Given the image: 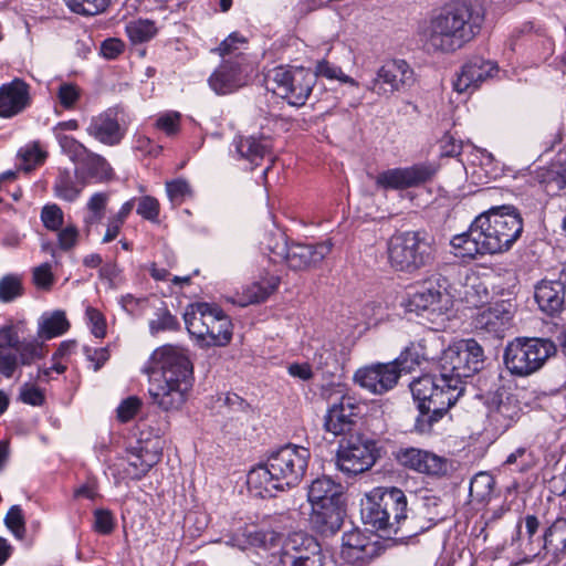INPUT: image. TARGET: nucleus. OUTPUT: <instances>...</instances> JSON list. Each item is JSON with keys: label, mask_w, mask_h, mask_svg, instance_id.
I'll use <instances>...</instances> for the list:
<instances>
[{"label": "nucleus", "mask_w": 566, "mask_h": 566, "mask_svg": "<svg viewBox=\"0 0 566 566\" xmlns=\"http://www.w3.org/2000/svg\"><path fill=\"white\" fill-rule=\"evenodd\" d=\"M41 219L45 228L56 231L63 223V212L56 205L45 206L42 209Z\"/></svg>", "instance_id": "5fc2aeb1"}, {"label": "nucleus", "mask_w": 566, "mask_h": 566, "mask_svg": "<svg viewBox=\"0 0 566 566\" xmlns=\"http://www.w3.org/2000/svg\"><path fill=\"white\" fill-rule=\"evenodd\" d=\"M126 33L134 43H143L150 40L156 33L157 28L150 20L132 21L126 25Z\"/></svg>", "instance_id": "37998d69"}, {"label": "nucleus", "mask_w": 566, "mask_h": 566, "mask_svg": "<svg viewBox=\"0 0 566 566\" xmlns=\"http://www.w3.org/2000/svg\"><path fill=\"white\" fill-rule=\"evenodd\" d=\"M114 517L107 510L98 509L94 512V530L99 533L107 535L114 530Z\"/></svg>", "instance_id": "4d7b16f0"}, {"label": "nucleus", "mask_w": 566, "mask_h": 566, "mask_svg": "<svg viewBox=\"0 0 566 566\" xmlns=\"http://www.w3.org/2000/svg\"><path fill=\"white\" fill-rule=\"evenodd\" d=\"M316 83V75L310 69L276 66L265 76V86L293 106L306 103Z\"/></svg>", "instance_id": "1a4fd4ad"}, {"label": "nucleus", "mask_w": 566, "mask_h": 566, "mask_svg": "<svg viewBox=\"0 0 566 566\" xmlns=\"http://www.w3.org/2000/svg\"><path fill=\"white\" fill-rule=\"evenodd\" d=\"M412 518L418 533L429 530L438 521L444 518L441 501L436 496L423 497L418 514Z\"/></svg>", "instance_id": "72a5a7b5"}, {"label": "nucleus", "mask_w": 566, "mask_h": 566, "mask_svg": "<svg viewBox=\"0 0 566 566\" xmlns=\"http://www.w3.org/2000/svg\"><path fill=\"white\" fill-rule=\"evenodd\" d=\"M251 70L245 57L238 55L235 61L224 59L209 77V85L219 95L230 94L248 83Z\"/></svg>", "instance_id": "2eb2a0df"}, {"label": "nucleus", "mask_w": 566, "mask_h": 566, "mask_svg": "<svg viewBox=\"0 0 566 566\" xmlns=\"http://www.w3.org/2000/svg\"><path fill=\"white\" fill-rule=\"evenodd\" d=\"M140 401L135 397L125 399L117 408V416L122 422L129 421L138 411Z\"/></svg>", "instance_id": "69168bd1"}, {"label": "nucleus", "mask_w": 566, "mask_h": 566, "mask_svg": "<svg viewBox=\"0 0 566 566\" xmlns=\"http://www.w3.org/2000/svg\"><path fill=\"white\" fill-rule=\"evenodd\" d=\"M86 130L88 135L109 146L117 145L124 136V130L111 112L94 116Z\"/></svg>", "instance_id": "bb28decb"}, {"label": "nucleus", "mask_w": 566, "mask_h": 566, "mask_svg": "<svg viewBox=\"0 0 566 566\" xmlns=\"http://www.w3.org/2000/svg\"><path fill=\"white\" fill-rule=\"evenodd\" d=\"M397 460L401 465L419 473L442 475L448 471L447 459L417 448L400 450Z\"/></svg>", "instance_id": "aec40b11"}, {"label": "nucleus", "mask_w": 566, "mask_h": 566, "mask_svg": "<svg viewBox=\"0 0 566 566\" xmlns=\"http://www.w3.org/2000/svg\"><path fill=\"white\" fill-rule=\"evenodd\" d=\"M408 359L407 356L397 357L390 363H378L361 367L356 370L354 380L363 389L374 395H384L394 389L401 374H408L412 369V365H419L420 361Z\"/></svg>", "instance_id": "9d476101"}, {"label": "nucleus", "mask_w": 566, "mask_h": 566, "mask_svg": "<svg viewBox=\"0 0 566 566\" xmlns=\"http://www.w3.org/2000/svg\"><path fill=\"white\" fill-rule=\"evenodd\" d=\"M83 188L82 182L77 178L76 181H74L67 170H60L54 184L56 197L66 201H74L80 196Z\"/></svg>", "instance_id": "58836bf2"}, {"label": "nucleus", "mask_w": 566, "mask_h": 566, "mask_svg": "<svg viewBox=\"0 0 566 566\" xmlns=\"http://www.w3.org/2000/svg\"><path fill=\"white\" fill-rule=\"evenodd\" d=\"M376 462V444L363 434L344 438L337 449L336 468L347 475H357L369 470Z\"/></svg>", "instance_id": "9b49d317"}, {"label": "nucleus", "mask_w": 566, "mask_h": 566, "mask_svg": "<svg viewBox=\"0 0 566 566\" xmlns=\"http://www.w3.org/2000/svg\"><path fill=\"white\" fill-rule=\"evenodd\" d=\"M137 213L147 220L155 221L159 214V202L154 197L145 196L139 200Z\"/></svg>", "instance_id": "bf43d9fd"}, {"label": "nucleus", "mask_w": 566, "mask_h": 566, "mask_svg": "<svg viewBox=\"0 0 566 566\" xmlns=\"http://www.w3.org/2000/svg\"><path fill=\"white\" fill-rule=\"evenodd\" d=\"M484 350H489L485 339H483V343H479L473 338H460L452 340L444 354H482Z\"/></svg>", "instance_id": "49530a36"}, {"label": "nucleus", "mask_w": 566, "mask_h": 566, "mask_svg": "<svg viewBox=\"0 0 566 566\" xmlns=\"http://www.w3.org/2000/svg\"><path fill=\"white\" fill-rule=\"evenodd\" d=\"M556 354L557 346L549 338L538 337H516L510 342L504 350V354Z\"/></svg>", "instance_id": "f704fd0d"}, {"label": "nucleus", "mask_w": 566, "mask_h": 566, "mask_svg": "<svg viewBox=\"0 0 566 566\" xmlns=\"http://www.w3.org/2000/svg\"><path fill=\"white\" fill-rule=\"evenodd\" d=\"M20 399L31 406H41L44 401V395L34 385L24 384L20 389Z\"/></svg>", "instance_id": "e2e57ef3"}, {"label": "nucleus", "mask_w": 566, "mask_h": 566, "mask_svg": "<svg viewBox=\"0 0 566 566\" xmlns=\"http://www.w3.org/2000/svg\"><path fill=\"white\" fill-rule=\"evenodd\" d=\"M413 83V71L403 60L385 62L377 71L368 88L378 95L400 91Z\"/></svg>", "instance_id": "4468645a"}, {"label": "nucleus", "mask_w": 566, "mask_h": 566, "mask_svg": "<svg viewBox=\"0 0 566 566\" xmlns=\"http://www.w3.org/2000/svg\"><path fill=\"white\" fill-rule=\"evenodd\" d=\"M166 188L171 201H181L191 193L189 184L184 179L169 181L166 184Z\"/></svg>", "instance_id": "680f3d73"}, {"label": "nucleus", "mask_w": 566, "mask_h": 566, "mask_svg": "<svg viewBox=\"0 0 566 566\" xmlns=\"http://www.w3.org/2000/svg\"><path fill=\"white\" fill-rule=\"evenodd\" d=\"M311 451L289 443L272 452L265 464L253 468L248 474V486L260 497H272L276 491L297 485L307 469Z\"/></svg>", "instance_id": "7ed1b4c3"}, {"label": "nucleus", "mask_w": 566, "mask_h": 566, "mask_svg": "<svg viewBox=\"0 0 566 566\" xmlns=\"http://www.w3.org/2000/svg\"><path fill=\"white\" fill-rule=\"evenodd\" d=\"M234 146L241 158L255 165H258V160L263 159L269 150L268 144L253 136H238L234 139Z\"/></svg>", "instance_id": "e433bc0d"}, {"label": "nucleus", "mask_w": 566, "mask_h": 566, "mask_svg": "<svg viewBox=\"0 0 566 566\" xmlns=\"http://www.w3.org/2000/svg\"><path fill=\"white\" fill-rule=\"evenodd\" d=\"M494 478L488 472L476 473L470 483L469 493L470 496L478 502L488 500L494 489Z\"/></svg>", "instance_id": "ea45409f"}, {"label": "nucleus", "mask_w": 566, "mask_h": 566, "mask_svg": "<svg viewBox=\"0 0 566 566\" xmlns=\"http://www.w3.org/2000/svg\"><path fill=\"white\" fill-rule=\"evenodd\" d=\"M284 556L291 562V566L307 564L314 558L323 562V555L317 541L303 532H295L289 535L284 543Z\"/></svg>", "instance_id": "412c9836"}, {"label": "nucleus", "mask_w": 566, "mask_h": 566, "mask_svg": "<svg viewBox=\"0 0 566 566\" xmlns=\"http://www.w3.org/2000/svg\"><path fill=\"white\" fill-rule=\"evenodd\" d=\"M484 14L464 2H451L432 12L418 29L419 40L430 54H450L472 42L482 30Z\"/></svg>", "instance_id": "f03ea898"}, {"label": "nucleus", "mask_w": 566, "mask_h": 566, "mask_svg": "<svg viewBox=\"0 0 566 566\" xmlns=\"http://www.w3.org/2000/svg\"><path fill=\"white\" fill-rule=\"evenodd\" d=\"M545 549L566 552V518H556L543 535Z\"/></svg>", "instance_id": "4c0bfd02"}, {"label": "nucleus", "mask_w": 566, "mask_h": 566, "mask_svg": "<svg viewBox=\"0 0 566 566\" xmlns=\"http://www.w3.org/2000/svg\"><path fill=\"white\" fill-rule=\"evenodd\" d=\"M24 319H8L0 326V353L38 354V342L29 333Z\"/></svg>", "instance_id": "f3484780"}, {"label": "nucleus", "mask_w": 566, "mask_h": 566, "mask_svg": "<svg viewBox=\"0 0 566 566\" xmlns=\"http://www.w3.org/2000/svg\"><path fill=\"white\" fill-rule=\"evenodd\" d=\"M112 168L106 159L93 153H88L80 167L75 169V177L82 182V187H85L88 178L106 181L112 178Z\"/></svg>", "instance_id": "2f4dec72"}, {"label": "nucleus", "mask_w": 566, "mask_h": 566, "mask_svg": "<svg viewBox=\"0 0 566 566\" xmlns=\"http://www.w3.org/2000/svg\"><path fill=\"white\" fill-rule=\"evenodd\" d=\"M512 305L507 302L495 303L481 312L475 319V327L493 333L500 338V334L512 319Z\"/></svg>", "instance_id": "c85d7f7f"}, {"label": "nucleus", "mask_w": 566, "mask_h": 566, "mask_svg": "<svg viewBox=\"0 0 566 566\" xmlns=\"http://www.w3.org/2000/svg\"><path fill=\"white\" fill-rule=\"evenodd\" d=\"M59 144L62 150L70 156L73 161L82 163L83 158L90 153L80 142L66 135H57Z\"/></svg>", "instance_id": "8fccbe9b"}, {"label": "nucleus", "mask_w": 566, "mask_h": 566, "mask_svg": "<svg viewBox=\"0 0 566 566\" xmlns=\"http://www.w3.org/2000/svg\"><path fill=\"white\" fill-rule=\"evenodd\" d=\"M180 115L178 113H169L157 119L156 126L165 132L168 136H174L179 130Z\"/></svg>", "instance_id": "0e129e2a"}, {"label": "nucleus", "mask_w": 566, "mask_h": 566, "mask_svg": "<svg viewBox=\"0 0 566 566\" xmlns=\"http://www.w3.org/2000/svg\"><path fill=\"white\" fill-rule=\"evenodd\" d=\"M313 73L317 76H323L328 80H338L343 83H349L352 85H357L356 81L352 77L347 76L343 73L342 69L331 64L327 61H321L317 63L315 71Z\"/></svg>", "instance_id": "3c124183"}, {"label": "nucleus", "mask_w": 566, "mask_h": 566, "mask_svg": "<svg viewBox=\"0 0 566 566\" xmlns=\"http://www.w3.org/2000/svg\"><path fill=\"white\" fill-rule=\"evenodd\" d=\"M149 395L165 411L178 410L187 400L193 384V364L188 356H153L146 369Z\"/></svg>", "instance_id": "20e7f679"}, {"label": "nucleus", "mask_w": 566, "mask_h": 566, "mask_svg": "<svg viewBox=\"0 0 566 566\" xmlns=\"http://www.w3.org/2000/svg\"><path fill=\"white\" fill-rule=\"evenodd\" d=\"M441 371L439 377L426 375L413 380L410 389L418 401L420 417L416 421V430L428 432L432 424L457 402L464 391L463 382L457 378H448Z\"/></svg>", "instance_id": "423d86ee"}, {"label": "nucleus", "mask_w": 566, "mask_h": 566, "mask_svg": "<svg viewBox=\"0 0 566 566\" xmlns=\"http://www.w3.org/2000/svg\"><path fill=\"white\" fill-rule=\"evenodd\" d=\"M160 458L159 448L138 442L127 451L126 458L119 461L118 467L123 469L126 478L139 480L159 462Z\"/></svg>", "instance_id": "6ab92c4d"}, {"label": "nucleus", "mask_w": 566, "mask_h": 566, "mask_svg": "<svg viewBox=\"0 0 566 566\" xmlns=\"http://www.w3.org/2000/svg\"><path fill=\"white\" fill-rule=\"evenodd\" d=\"M566 285L560 281L544 280L535 287V301L541 311L547 315H556L564 308Z\"/></svg>", "instance_id": "a878e982"}, {"label": "nucleus", "mask_w": 566, "mask_h": 566, "mask_svg": "<svg viewBox=\"0 0 566 566\" xmlns=\"http://www.w3.org/2000/svg\"><path fill=\"white\" fill-rule=\"evenodd\" d=\"M279 277L272 276L264 282H254L244 291L248 303H261L265 301L277 287Z\"/></svg>", "instance_id": "a19ab883"}, {"label": "nucleus", "mask_w": 566, "mask_h": 566, "mask_svg": "<svg viewBox=\"0 0 566 566\" xmlns=\"http://www.w3.org/2000/svg\"><path fill=\"white\" fill-rule=\"evenodd\" d=\"M344 486L332 478L323 475L315 479L307 491V499L311 504H326L342 502Z\"/></svg>", "instance_id": "7c9ffc66"}, {"label": "nucleus", "mask_w": 566, "mask_h": 566, "mask_svg": "<svg viewBox=\"0 0 566 566\" xmlns=\"http://www.w3.org/2000/svg\"><path fill=\"white\" fill-rule=\"evenodd\" d=\"M437 172L434 164H417L406 168H392L376 177V185L381 189H407L429 181Z\"/></svg>", "instance_id": "ddd939ff"}, {"label": "nucleus", "mask_w": 566, "mask_h": 566, "mask_svg": "<svg viewBox=\"0 0 566 566\" xmlns=\"http://www.w3.org/2000/svg\"><path fill=\"white\" fill-rule=\"evenodd\" d=\"M496 73L497 65L494 62L474 56L462 65L453 87L458 93H472Z\"/></svg>", "instance_id": "dca6fc26"}, {"label": "nucleus", "mask_w": 566, "mask_h": 566, "mask_svg": "<svg viewBox=\"0 0 566 566\" xmlns=\"http://www.w3.org/2000/svg\"><path fill=\"white\" fill-rule=\"evenodd\" d=\"M311 523L322 535H332L339 531L343 524V502L311 504Z\"/></svg>", "instance_id": "393cba45"}, {"label": "nucleus", "mask_w": 566, "mask_h": 566, "mask_svg": "<svg viewBox=\"0 0 566 566\" xmlns=\"http://www.w3.org/2000/svg\"><path fill=\"white\" fill-rule=\"evenodd\" d=\"M441 371L448 373V378H457L462 381V378L473 376L480 371L484 366L482 356H441L440 357Z\"/></svg>", "instance_id": "c756f323"}, {"label": "nucleus", "mask_w": 566, "mask_h": 566, "mask_svg": "<svg viewBox=\"0 0 566 566\" xmlns=\"http://www.w3.org/2000/svg\"><path fill=\"white\" fill-rule=\"evenodd\" d=\"M491 403L493 408L490 417L501 430L509 429L521 417L522 408L518 399L505 388H500L495 391Z\"/></svg>", "instance_id": "5701e85b"}, {"label": "nucleus", "mask_w": 566, "mask_h": 566, "mask_svg": "<svg viewBox=\"0 0 566 566\" xmlns=\"http://www.w3.org/2000/svg\"><path fill=\"white\" fill-rule=\"evenodd\" d=\"M67 8L77 14L95 15L106 10L109 0H64Z\"/></svg>", "instance_id": "c03bdc74"}, {"label": "nucleus", "mask_w": 566, "mask_h": 566, "mask_svg": "<svg viewBox=\"0 0 566 566\" xmlns=\"http://www.w3.org/2000/svg\"><path fill=\"white\" fill-rule=\"evenodd\" d=\"M332 249L333 242L331 240L314 245L293 243L286 248L284 259L291 270H310L321 264Z\"/></svg>", "instance_id": "a211bd4d"}, {"label": "nucleus", "mask_w": 566, "mask_h": 566, "mask_svg": "<svg viewBox=\"0 0 566 566\" xmlns=\"http://www.w3.org/2000/svg\"><path fill=\"white\" fill-rule=\"evenodd\" d=\"M56 97L64 109H72L81 97V90L73 83H61L56 90Z\"/></svg>", "instance_id": "de8ad7c7"}, {"label": "nucleus", "mask_w": 566, "mask_h": 566, "mask_svg": "<svg viewBox=\"0 0 566 566\" xmlns=\"http://www.w3.org/2000/svg\"><path fill=\"white\" fill-rule=\"evenodd\" d=\"M436 249L429 237L421 231L394 234L387 244V256L395 271L415 273L431 264Z\"/></svg>", "instance_id": "6e6552de"}, {"label": "nucleus", "mask_w": 566, "mask_h": 566, "mask_svg": "<svg viewBox=\"0 0 566 566\" xmlns=\"http://www.w3.org/2000/svg\"><path fill=\"white\" fill-rule=\"evenodd\" d=\"M33 283L43 290H49L54 281L51 265L49 263H43L33 269Z\"/></svg>", "instance_id": "052dcab7"}, {"label": "nucleus", "mask_w": 566, "mask_h": 566, "mask_svg": "<svg viewBox=\"0 0 566 566\" xmlns=\"http://www.w3.org/2000/svg\"><path fill=\"white\" fill-rule=\"evenodd\" d=\"M247 43L245 38L240 35L237 32L231 33L226 40L221 42V44L214 50L219 53L220 56L226 59V56L234 55L232 61H235L238 55L244 57L241 53L237 52L239 50V45H243Z\"/></svg>", "instance_id": "603ef678"}, {"label": "nucleus", "mask_w": 566, "mask_h": 566, "mask_svg": "<svg viewBox=\"0 0 566 566\" xmlns=\"http://www.w3.org/2000/svg\"><path fill=\"white\" fill-rule=\"evenodd\" d=\"M4 524L17 538L22 539L24 537L25 521L22 509L19 505H13L10 507L4 517Z\"/></svg>", "instance_id": "09e8293b"}, {"label": "nucleus", "mask_w": 566, "mask_h": 566, "mask_svg": "<svg viewBox=\"0 0 566 566\" xmlns=\"http://www.w3.org/2000/svg\"><path fill=\"white\" fill-rule=\"evenodd\" d=\"M70 327V323L62 311L44 313L38 321V331L32 335L38 342V354L46 350L45 342L64 334Z\"/></svg>", "instance_id": "cd10ccee"}, {"label": "nucleus", "mask_w": 566, "mask_h": 566, "mask_svg": "<svg viewBox=\"0 0 566 566\" xmlns=\"http://www.w3.org/2000/svg\"><path fill=\"white\" fill-rule=\"evenodd\" d=\"M506 369L515 376L525 377L543 367L549 356H535L530 359V356H503Z\"/></svg>", "instance_id": "c9c22d12"}, {"label": "nucleus", "mask_w": 566, "mask_h": 566, "mask_svg": "<svg viewBox=\"0 0 566 566\" xmlns=\"http://www.w3.org/2000/svg\"><path fill=\"white\" fill-rule=\"evenodd\" d=\"M357 407L349 397H342L334 403L325 416L324 428L334 436L348 434L354 424Z\"/></svg>", "instance_id": "b1692460"}, {"label": "nucleus", "mask_w": 566, "mask_h": 566, "mask_svg": "<svg viewBox=\"0 0 566 566\" xmlns=\"http://www.w3.org/2000/svg\"><path fill=\"white\" fill-rule=\"evenodd\" d=\"M464 297L468 304L478 307L488 302L489 292L486 286L479 282L467 286Z\"/></svg>", "instance_id": "864d4df0"}, {"label": "nucleus", "mask_w": 566, "mask_h": 566, "mask_svg": "<svg viewBox=\"0 0 566 566\" xmlns=\"http://www.w3.org/2000/svg\"><path fill=\"white\" fill-rule=\"evenodd\" d=\"M365 524L386 536L407 538L418 534L413 518L407 515V497L397 488L376 489L361 510Z\"/></svg>", "instance_id": "39448f33"}, {"label": "nucleus", "mask_w": 566, "mask_h": 566, "mask_svg": "<svg viewBox=\"0 0 566 566\" xmlns=\"http://www.w3.org/2000/svg\"><path fill=\"white\" fill-rule=\"evenodd\" d=\"M409 304L416 312H430L444 314L453 305L452 296L446 286V280L441 277L429 279L416 287L410 295Z\"/></svg>", "instance_id": "f8f14e48"}, {"label": "nucleus", "mask_w": 566, "mask_h": 566, "mask_svg": "<svg viewBox=\"0 0 566 566\" xmlns=\"http://www.w3.org/2000/svg\"><path fill=\"white\" fill-rule=\"evenodd\" d=\"M85 315L92 334L98 338L104 337L106 334V321L104 315L94 307H87Z\"/></svg>", "instance_id": "6e6d98bb"}, {"label": "nucleus", "mask_w": 566, "mask_h": 566, "mask_svg": "<svg viewBox=\"0 0 566 566\" xmlns=\"http://www.w3.org/2000/svg\"><path fill=\"white\" fill-rule=\"evenodd\" d=\"M189 334L201 348L224 346L231 339V322L221 308L208 303L190 304L184 314Z\"/></svg>", "instance_id": "0eeeda50"}, {"label": "nucleus", "mask_w": 566, "mask_h": 566, "mask_svg": "<svg viewBox=\"0 0 566 566\" xmlns=\"http://www.w3.org/2000/svg\"><path fill=\"white\" fill-rule=\"evenodd\" d=\"M523 220L512 206H496L480 213L467 232L454 235L451 247L460 258L475 259L507 251L520 238Z\"/></svg>", "instance_id": "f257e3e1"}, {"label": "nucleus", "mask_w": 566, "mask_h": 566, "mask_svg": "<svg viewBox=\"0 0 566 566\" xmlns=\"http://www.w3.org/2000/svg\"><path fill=\"white\" fill-rule=\"evenodd\" d=\"M22 277L18 274H7L0 279V302L10 303L23 295Z\"/></svg>", "instance_id": "79ce46f5"}, {"label": "nucleus", "mask_w": 566, "mask_h": 566, "mask_svg": "<svg viewBox=\"0 0 566 566\" xmlns=\"http://www.w3.org/2000/svg\"><path fill=\"white\" fill-rule=\"evenodd\" d=\"M31 103L30 86L21 78L0 86V116L12 117L23 112Z\"/></svg>", "instance_id": "4be33fe9"}, {"label": "nucleus", "mask_w": 566, "mask_h": 566, "mask_svg": "<svg viewBox=\"0 0 566 566\" xmlns=\"http://www.w3.org/2000/svg\"><path fill=\"white\" fill-rule=\"evenodd\" d=\"M178 326V322L168 311L161 310L156 314V318L151 319L149 327L153 333H157L166 329H175Z\"/></svg>", "instance_id": "13d9d810"}, {"label": "nucleus", "mask_w": 566, "mask_h": 566, "mask_svg": "<svg viewBox=\"0 0 566 566\" xmlns=\"http://www.w3.org/2000/svg\"><path fill=\"white\" fill-rule=\"evenodd\" d=\"M125 44L123 41L116 38H109L102 42L101 44V53L104 57L112 60L116 59L123 51Z\"/></svg>", "instance_id": "774afa93"}, {"label": "nucleus", "mask_w": 566, "mask_h": 566, "mask_svg": "<svg viewBox=\"0 0 566 566\" xmlns=\"http://www.w3.org/2000/svg\"><path fill=\"white\" fill-rule=\"evenodd\" d=\"M19 156L21 157L22 164L21 168L29 172L35 166L41 165L45 158L46 153L40 148L38 143H33L19 151Z\"/></svg>", "instance_id": "a18cd8bd"}, {"label": "nucleus", "mask_w": 566, "mask_h": 566, "mask_svg": "<svg viewBox=\"0 0 566 566\" xmlns=\"http://www.w3.org/2000/svg\"><path fill=\"white\" fill-rule=\"evenodd\" d=\"M342 557L350 563L356 564L364 562L368 555L367 549L370 541L358 530L345 532L342 538Z\"/></svg>", "instance_id": "473e14b6"}, {"label": "nucleus", "mask_w": 566, "mask_h": 566, "mask_svg": "<svg viewBox=\"0 0 566 566\" xmlns=\"http://www.w3.org/2000/svg\"><path fill=\"white\" fill-rule=\"evenodd\" d=\"M441 155L446 157H455L461 154L462 143L458 142L449 133L444 134L440 139Z\"/></svg>", "instance_id": "338daca9"}]
</instances>
